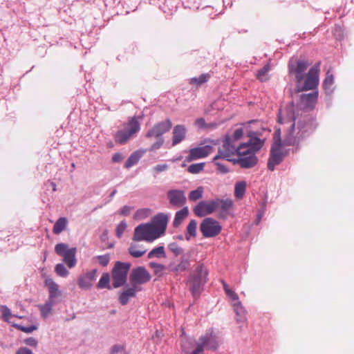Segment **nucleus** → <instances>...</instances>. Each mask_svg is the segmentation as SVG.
Instances as JSON below:
<instances>
[{"label":"nucleus","instance_id":"nucleus-42","mask_svg":"<svg viewBox=\"0 0 354 354\" xmlns=\"http://www.w3.org/2000/svg\"><path fill=\"white\" fill-rule=\"evenodd\" d=\"M12 326L15 327L16 329H18L22 332H24L26 333H31L34 330H36L37 329V325H30L28 326H24L20 324H12Z\"/></svg>","mask_w":354,"mask_h":354},{"label":"nucleus","instance_id":"nucleus-4","mask_svg":"<svg viewBox=\"0 0 354 354\" xmlns=\"http://www.w3.org/2000/svg\"><path fill=\"white\" fill-rule=\"evenodd\" d=\"M244 147L241 144L236 146L235 142L231 140V138H226L224 144L218 151V154L214 158V160L220 158L226 159L228 161L232 160V156L238 155V153H243Z\"/></svg>","mask_w":354,"mask_h":354},{"label":"nucleus","instance_id":"nucleus-30","mask_svg":"<svg viewBox=\"0 0 354 354\" xmlns=\"http://www.w3.org/2000/svg\"><path fill=\"white\" fill-rule=\"evenodd\" d=\"M68 220L65 217L59 218L55 222L53 228V232L55 234H59L62 232H63L67 227Z\"/></svg>","mask_w":354,"mask_h":354},{"label":"nucleus","instance_id":"nucleus-51","mask_svg":"<svg viewBox=\"0 0 354 354\" xmlns=\"http://www.w3.org/2000/svg\"><path fill=\"white\" fill-rule=\"evenodd\" d=\"M127 228V223L124 221H121L116 228V235L118 237H121L124 230Z\"/></svg>","mask_w":354,"mask_h":354},{"label":"nucleus","instance_id":"nucleus-46","mask_svg":"<svg viewBox=\"0 0 354 354\" xmlns=\"http://www.w3.org/2000/svg\"><path fill=\"white\" fill-rule=\"evenodd\" d=\"M189 266V261L187 259H183L180 262L171 270L174 272L185 271Z\"/></svg>","mask_w":354,"mask_h":354},{"label":"nucleus","instance_id":"nucleus-53","mask_svg":"<svg viewBox=\"0 0 354 354\" xmlns=\"http://www.w3.org/2000/svg\"><path fill=\"white\" fill-rule=\"evenodd\" d=\"M214 161L215 162V165L217 167L216 169L219 173L224 174H227L229 171L228 168L227 167L226 165H225L222 162H218L217 160H214Z\"/></svg>","mask_w":354,"mask_h":354},{"label":"nucleus","instance_id":"nucleus-60","mask_svg":"<svg viewBox=\"0 0 354 354\" xmlns=\"http://www.w3.org/2000/svg\"><path fill=\"white\" fill-rule=\"evenodd\" d=\"M16 354H33L32 352L26 347H21L18 349Z\"/></svg>","mask_w":354,"mask_h":354},{"label":"nucleus","instance_id":"nucleus-7","mask_svg":"<svg viewBox=\"0 0 354 354\" xmlns=\"http://www.w3.org/2000/svg\"><path fill=\"white\" fill-rule=\"evenodd\" d=\"M319 67H320V63L318 62L315 64L308 72L306 79L304 81V84L303 87L301 89H297L298 92L302 91H309V90H314L317 88L319 79Z\"/></svg>","mask_w":354,"mask_h":354},{"label":"nucleus","instance_id":"nucleus-38","mask_svg":"<svg viewBox=\"0 0 354 354\" xmlns=\"http://www.w3.org/2000/svg\"><path fill=\"white\" fill-rule=\"evenodd\" d=\"M209 75L208 73H204V74H202L199 77H193L190 80V84H194L196 86H200L202 84L208 81L209 78Z\"/></svg>","mask_w":354,"mask_h":354},{"label":"nucleus","instance_id":"nucleus-26","mask_svg":"<svg viewBox=\"0 0 354 354\" xmlns=\"http://www.w3.org/2000/svg\"><path fill=\"white\" fill-rule=\"evenodd\" d=\"M45 286L48 287L49 291V299L52 300L61 295L59 290V286L53 281L52 278L46 277L44 281Z\"/></svg>","mask_w":354,"mask_h":354},{"label":"nucleus","instance_id":"nucleus-19","mask_svg":"<svg viewBox=\"0 0 354 354\" xmlns=\"http://www.w3.org/2000/svg\"><path fill=\"white\" fill-rule=\"evenodd\" d=\"M196 216L202 217L216 212L214 200L209 202L201 201L193 209Z\"/></svg>","mask_w":354,"mask_h":354},{"label":"nucleus","instance_id":"nucleus-31","mask_svg":"<svg viewBox=\"0 0 354 354\" xmlns=\"http://www.w3.org/2000/svg\"><path fill=\"white\" fill-rule=\"evenodd\" d=\"M0 311L1 313L2 319L8 323H11L10 319L12 317H16L19 319L24 317V315H12L10 310L6 306H1Z\"/></svg>","mask_w":354,"mask_h":354},{"label":"nucleus","instance_id":"nucleus-45","mask_svg":"<svg viewBox=\"0 0 354 354\" xmlns=\"http://www.w3.org/2000/svg\"><path fill=\"white\" fill-rule=\"evenodd\" d=\"M55 271L57 275L62 277H66L68 275L69 272L64 264L58 263L55 266Z\"/></svg>","mask_w":354,"mask_h":354},{"label":"nucleus","instance_id":"nucleus-49","mask_svg":"<svg viewBox=\"0 0 354 354\" xmlns=\"http://www.w3.org/2000/svg\"><path fill=\"white\" fill-rule=\"evenodd\" d=\"M233 308L237 315L241 317L245 315V310L239 301L233 304Z\"/></svg>","mask_w":354,"mask_h":354},{"label":"nucleus","instance_id":"nucleus-10","mask_svg":"<svg viewBox=\"0 0 354 354\" xmlns=\"http://www.w3.org/2000/svg\"><path fill=\"white\" fill-rule=\"evenodd\" d=\"M66 248V243H59L55 245V252L57 255L62 257L63 261L69 268H72L75 267L77 263V259L75 258L77 248H70V250L67 252V254H62V252H64Z\"/></svg>","mask_w":354,"mask_h":354},{"label":"nucleus","instance_id":"nucleus-61","mask_svg":"<svg viewBox=\"0 0 354 354\" xmlns=\"http://www.w3.org/2000/svg\"><path fill=\"white\" fill-rule=\"evenodd\" d=\"M131 210V208L130 207L125 205L120 209V214L128 216L130 214Z\"/></svg>","mask_w":354,"mask_h":354},{"label":"nucleus","instance_id":"nucleus-8","mask_svg":"<svg viewBox=\"0 0 354 354\" xmlns=\"http://www.w3.org/2000/svg\"><path fill=\"white\" fill-rule=\"evenodd\" d=\"M207 274V269L203 265L196 268L194 276L189 282L190 290L194 297L198 295L201 286L206 283Z\"/></svg>","mask_w":354,"mask_h":354},{"label":"nucleus","instance_id":"nucleus-3","mask_svg":"<svg viewBox=\"0 0 354 354\" xmlns=\"http://www.w3.org/2000/svg\"><path fill=\"white\" fill-rule=\"evenodd\" d=\"M279 134L280 130L278 129L275 131L274 141L270 149L268 161V169L270 171H274L275 167L279 165L288 153V151L285 149L281 144Z\"/></svg>","mask_w":354,"mask_h":354},{"label":"nucleus","instance_id":"nucleus-40","mask_svg":"<svg viewBox=\"0 0 354 354\" xmlns=\"http://www.w3.org/2000/svg\"><path fill=\"white\" fill-rule=\"evenodd\" d=\"M203 187H198L196 189L192 191L189 194V200L196 201L203 197Z\"/></svg>","mask_w":354,"mask_h":354},{"label":"nucleus","instance_id":"nucleus-13","mask_svg":"<svg viewBox=\"0 0 354 354\" xmlns=\"http://www.w3.org/2000/svg\"><path fill=\"white\" fill-rule=\"evenodd\" d=\"M244 146L243 153H238L239 158L236 160L238 164L243 168H250L254 167L257 163V158L253 151H250L248 146Z\"/></svg>","mask_w":354,"mask_h":354},{"label":"nucleus","instance_id":"nucleus-48","mask_svg":"<svg viewBox=\"0 0 354 354\" xmlns=\"http://www.w3.org/2000/svg\"><path fill=\"white\" fill-rule=\"evenodd\" d=\"M243 136V129H237L234 131L233 135L231 137H227V138H231V140L233 142H236L240 140Z\"/></svg>","mask_w":354,"mask_h":354},{"label":"nucleus","instance_id":"nucleus-62","mask_svg":"<svg viewBox=\"0 0 354 354\" xmlns=\"http://www.w3.org/2000/svg\"><path fill=\"white\" fill-rule=\"evenodd\" d=\"M26 344L29 346H36L37 344V341L33 337H29L25 340Z\"/></svg>","mask_w":354,"mask_h":354},{"label":"nucleus","instance_id":"nucleus-44","mask_svg":"<svg viewBox=\"0 0 354 354\" xmlns=\"http://www.w3.org/2000/svg\"><path fill=\"white\" fill-rule=\"evenodd\" d=\"M334 83V77L333 74H330L329 71L326 73V77L323 82V87L325 90H330Z\"/></svg>","mask_w":354,"mask_h":354},{"label":"nucleus","instance_id":"nucleus-9","mask_svg":"<svg viewBox=\"0 0 354 354\" xmlns=\"http://www.w3.org/2000/svg\"><path fill=\"white\" fill-rule=\"evenodd\" d=\"M220 223L212 218H205L200 225V230L204 237H214L221 231Z\"/></svg>","mask_w":354,"mask_h":354},{"label":"nucleus","instance_id":"nucleus-33","mask_svg":"<svg viewBox=\"0 0 354 354\" xmlns=\"http://www.w3.org/2000/svg\"><path fill=\"white\" fill-rule=\"evenodd\" d=\"M53 304V301L52 300H49L46 301L44 304L38 306L41 311V315L43 317L46 318L50 315Z\"/></svg>","mask_w":354,"mask_h":354},{"label":"nucleus","instance_id":"nucleus-55","mask_svg":"<svg viewBox=\"0 0 354 354\" xmlns=\"http://www.w3.org/2000/svg\"><path fill=\"white\" fill-rule=\"evenodd\" d=\"M163 143H164L163 138H158V140L151 146V147L149 148V151H153L160 149L162 146Z\"/></svg>","mask_w":354,"mask_h":354},{"label":"nucleus","instance_id":"nucleus-16","mask_svg":"<svg viewBox=\"0 0 354 354\" xmlns=\"http://www.w3.org/2000/svg\"><path fill=\"white\" fill-rule=\"evenodd\" d=\"M310 66V63L306 60L299 59L288 64L289 73L295 75V79L298 83H300L304 79L303 73Z\"/></svg>","mask_w":354,"mask_h":354},{"label":"nucleus","instance_id":"nucleus-28","mask_svg":"<svg viewBox=\"0 0 354 354\" xmlns=\"http://www.w3.org/2000/svg\"><path fill=\"white\" fill-rule=\"evenodd\" d=\"M145 152L146 150H138L132 153L127 160L124 167L129 169L136 165Z\"/></svg>","mask_w":354,"mask_h":354},{"label":"nucleus","instance_id":"nucleus-22","mask_svg":"<svg viewBox=\"0 0 354 354\" xmlns=\"http://www.w3.org/2000/svg\"><path fill=\"white\" fill-rule=\"evenodd\" d=\"M317 91L308 94H302L300 95L299 104L303 109H313L317 104Z\"/></svg>","mask_w":354,"mask_h":354},{"label":"nucleus","instance_id":"nucleus-37","mask_svg":"<svg viewBox=\"0 0 354 354\" xmlns=\"http://www.w3.org/2000/svg\"><path fill=\"white\" fill-rule=\"evenodd\" d=\"M149 266L153 269L154 274H156L158 277H161L163 275V272L166 269V267L160 263H157L155 262H150L149 263Z\"/></svg>","mask_w":354,"mask_h":354},{"label":"nucleus","instance_id":"nucleus-36","mask_svg":"<svg viewBox=\"0 0 354 354\" xmlns=\"http://www.w3.org/2000/svg\"><path fill=\"white\" fill-rule=\"evenodd\" d=\"M270 70V66L269 64H266L262 68H261L257 74V77L261 82H265L269 80V76L268 75L269 71Z\"/></svg>","mask_w":354,"mask_h":354},{"label":"nucleus","instance_id":"nucleus-25","mask_svg":"<svg viewBox=\"0 0 354 354\" xmlns=\"http://www.w3.org/2000/svg\"><path fill=\"white\" fill-rule=\"evenodd\" d=\"M140 288L138 286H132L131 288H128L127 289L122 291L119 296V301L122 305H126L130 298L136 296V294L138 291H140Z\"/></svg>","mask_w":354,"mask_h":354},{"label":"nucleus","instance_id":"nucleus-27","mask_svg":"<svg viewBox=\"0 0 354 354\" xmlns=\"http://www.w3.org/2000/svg\"><path fill=\"white\" fill-rule=\"evenodd\" d=\"M189 209L187 207H184L180 210L178 211L173 221L174 227H178L183 221L188 216Z\"/></svg>","mask_w":354,"mask_h":354},{"label":"nucleus","instance_id":"nucleus-34","mask_svg":"<svg viewBox=\"0 0 354 354\" xmlns=\"http://www.w3.org/2000/svg\"><path fill=\"white\" fill-rule=\"evenodd\" d=\"M147 257L149 259H151L153 257H166V254L165 251V248L163 246H158L157 248H153L151 251L148 253Z\"/></svg>","mask_w":354,"mask_h":354},{"label":"nucleus","instance_id":"nucleus-56","mask_svg":"<svg viewBox=\"0 0 354 354\" xmlns=\"http://www.w3.org/2000/svg\"><path fill=\"white\" fill-rule=\"evenodd\" d=\"M147 213H148V209H139L135 214V218L137 219H141V218L147 216Z\"/></svg>","mask_w":354,"mask_h":354},{"label":"nucleus","instance_id":"nucleus-47","mask_svg":"<svg viewBox=\"0 0 354 354\" xmlns=\"http://www.w3.org/2000/svg\"><path fill=\"white\" fill-rule=\"evenodd\" d=\"M111 354H129L125 347L122 345H114L111 348Z\"/></svg>","mask_w":354,"mask_h":354},{"label":"nucleus","instance_id":"nucleus-35","mask_svg":"<svg viewBox=\"0 0 354 354\" xmlns=\"http://www.w3.org/2000/svg\"><path fill=\"white\" fill-rule=\"evenodd\" d=\"M110 281V275L107 272H104L101 276V278L97 285V288L99 289H103V288H108L111 289V286L109 285Z\"/></svg>","mask_w":354,"mask_h":354},{"label":"nucleus","instance_id":"nucleus-20","mask_svg":"<svg viewBox=\"0 0 354 354\" xmlns=\"http://www.w3.org/2000/svg\"><path fill=\"white\" fill-rule=\"evenodd\" d=\"M216 212L223 218L229 215L230 210L232 208L233 201L230 198L214 200Z\"/></svg>","mask_w":354,"mask_h":354},{"label":"nucleus","instance_id":"nucleus-24","mask_svg":"<svg viewBox=\"0 0 354 354\" xmlns=\"http://www.w3.org/2000/svg\"><path fill=\"white\" fill-rule=\"evenodd\" d=\"M249 136V141L245 143H242L241 145L248 146L250 149V151H253L254 153H256V152L263 146L264 140L257 138V133L255 132L251 133Z\"/></svg>","mask_w":354,"mask_h":354},{"label":"nucleus","instance_id":"nucleus-57","mask_svg":"<svg viewBox=\"0 0 354 354\" xmlns=\"http://www.w3.org/2000/svg\"><path fill=\"white\" fill-rule=\"evenodd\" d=\"M225 294L231 300L235 302L239 301L238 295L232 290H227V292H226Z\"/></svg>","mask_w":354,"mask_h":354},{"label":"nucleus","instance_id":"nucleus-52","mask_svg":"<svg viewBox=\"0 0 354 354\" xmlns=\"http://www.w3.org/2000/svg\"><path fill=\"white\" fill-rule=\"evenodd\" d=\"M168 165L167 164H159L156 166L153 167L152 169V171L156 174L166 171L168 169Z\"/></svg>","mask_w":354,"mask_h":354},{"label":"nucleus","instance_id":"nucleus-18","mask_svg":"<svg viewBox=\"0 0 354 354\" xmlns=\"http://www.w3.org/2000/svg\"><path fill=\"white\" fill-rule=\"evenodd\" d=\"M316 128L315 121L312 119H304L299 122L297 138H304L309 136Z\"/></svg>","mask_w":354,"mask_h":354},{"label":"nucleus","instance_id":"nucleus-6","mask_svg":"<svg viewBox=\"0 0 354 354\" xmlns=\"http://www.w3.org/2000/svg\"><path fill=\"white\" fill-rule=\"evenodd\" d=\"M158 238H159L158 234H156L150 223H146L141 224L136 227L133 240L136 241H147L151 242Z\"/></svg>","mask_w":354,"mask_h":354},{"label":"nucleus","instance_id":"nucleus-63","mask_svg":"<svg viewBox=\"0 0 354 354\" xmlns=\"http://www.w3.org/2000/svg\"><path fill=\"white\" fill-rule=\"evenodd\" d=\"M221 283H222V284H223V289H224V290H225V292H227V290H231V289L229 288L228 285L227 284V283H226L225 281L222 280V281H221Z\"/></svg>","mask_w":354,"mask_h":354},{"label":"nucleus","instance_id":"nucleus-43","mask_svg":"<svg viewBox=\"0 0 354 354\" xmlns=\"http://www.w3.org/2000/svg\"><path fill=\"white\" fill-rule=\"evenodd\" d=\"M168 248L175 255V257H178L183 252V249L175 242L170 243L168 245Z\"/></svg>","mask_w":354,"mask_h":354},{"label":"nucleus","instance_id":"nucleus-1","mask_svg":"<svg viewBox=\"0 0 354 354\" xmlns=\"http://www.w3.org/2000/svg\"><path fill=\"white\" fill-rule=\"evenodd\" d=\"M218 343L216 337L210 333H206L199 337L197 342L193 339H185L182 342V351L185 354H201L204 348L215 350Z\"/></svg>","mask_w":354,"mask_h":354},{"label":"nucleus","instance_id":"nucleus-50","mask_svg":"<svg viewBox=\"0 0 354 354\" xmlns=\"http://www.w3.org/2000/svg\"><path fill=\"white\" fill-rule=\"evenodd\" d=\"M99 263L102 266H106L110 261V255L109 254H106L104 255H100L97 257Z\"/></svg>","mask_w":354,"mask_h":354},{"label":"nucleus","instance_id":"nucleus-23","mask_svg":"<svg viewBox=\"0 0 354 354\" xmlns=\"http://www.w3.org/2000/svg\"><path fill=\"white\" fill-rule=\"evenodd\" d=\"M187 130L184 125H176L172 131V146H176L183 142L186 138Z\"/></svg>","mask_w":354,"mask_h":354},{"label":"nucleus","instance_id":"nucleus-17","mask_svg":"<svg viewBox=\"0 0 354 354\" xmlns=\"http://www.w3.org/2000/svg\"><path fill=\"white\" fill-rule=\"evenodd\" d=\"M97 270L93 269L86 272L82 273L78 278V286L84 290H88L93 287L94 281L96 280Z\"/></svg>","mask_w":354,"mask_h":354},{"label":"nucleus","instance_id":"nucleus-2","mask_svg":"<svg viewBox=\"0 0 354 354\" xmlns=\"http://www.w3.org/2000/svg\"><path fill=\"white\" fill-rule=\"evenodd\" d=\"M140 119L141 117L129 118L128 121L122 124V129H119L113 135L115 142L119 145H124L136 136L140 130Z\"/></svg>","mask_w":354,"mask_h":354},{"label":"nucleus","instance_id":"nucleus-54","mask_svg":"<svg viewBox=\"0 0 354 354\" xmlns=\"http://www.w3.org/2000/svg\"><path fill=\"white\" fill-rule=\"evenodd\" d=\"M295 119L294 118H288V119H285L283 120L282 116H281V112H279V116H278V122L280 123V124H283V123H286V122H290V127L291 128H294L295 127V122H294Z\"/></svg>","mask_w":354,"mask_h":354},{"label":"nucleus","instance_id":"nucleus-29","mask_svg":"<svg viewBox=\"0 0 354 354\" xmlns=\"http://www.w3.org/2000/svg\"><path fill=\"white\" fill-rule=\"evenodd\" d=\"M197 234V222L196 220L192 219L189 221L187 226L185 232V239L189 241L191 238H195Z\"/></svg>","mask_w":354,"mask_h":354},{"label":"nucleus","instance_id":"nucleus-39","mask_svg":"<svg viewBox=\"0 0 354 354\" xmlns=\"http://www.w3.org/2000/svg\"><path fill=\"white\" fill-rule=\"evenodd\" d=\"M205 165V162L192 164L188 167L187 171L193 174H198L204 169Z\"/></svg>","mask_w":354,"mask_h":354},{"label":"nucleus","instance_id":"nucleus-58","mask_svg":"<svg viewBox=\"0 0 354 354\" xmlns=\"http://www.w3.org/2000/svg\"><path fill=\"white\" fill-rule=\"evenodd\" d=\"M195 125L201 129H204L207 127V124L205 122V120L203 118H200L196 120L195 121Z\"/></svg>","mask_w":354,"mask_h":354},{"label":"nucleus","instance_id":"nucleus-11","mask_svg":"<svg viewBox=\"0 0 354 354\" xmlns=\"http://www.w3.org/2000/svg\"><path fill=\"white\" fill-rule=\"evenodd\" d=\"M129 280L132 286H137L149 281L151 275L144 267H138L131 271Z\"/></svg>","mask_w":354,"mask_h":354},{"label":"nucleus","instance_id":"nucleus-41","mask_svg":"<svg viewBox=\"0 0 354 354\" xmlns=\"http://www.w3.org/2000/svg\"><path fill=\"white\" fill-rule=\"evenodd\" d=\"M129 252L133 257L138 258L146 252V250L144 248L139 249L136 245H131L129 248Z\"/></svg>","mask_w":354,"mask_h":354},{"label":"nucleus","instance_id":"nucleus-5","mask_svg":"<svg viewBox=\"0 0 354 354\" xmlns=\"http://www.w3.org/2000/svg\"><path fill=\"white\" fill-rule=\"evenodd\" d=\"M130 266V263L120 261H117L115 263L111 272L113 288H119L126 283Z\"/></svg>","mask_w":354,"mask_h":354},{"label":"nucleus","instance_id":"nucleus-21","mask_svg":"<svg viewBox=\"0 0 354 354\" xmlns=\"http://www.w3.org/2000/svg\"><path fill=\"white\" fill-rule=\"evenodd\" d=\"M167 197L171 205L177 207L183 206L186 202L185 193L182 190H169L167 192Z\"/></svg>","mask_w":354,"mask_h":354},{"label":"nucleus","instance_id":"nucleus-32","mask_svg":"<svg viewBox=\"0 0 354 354\" xmlns=\"http://www.w3.org/2000/svg\"><path fill=\"white\" fill-rule=\"evenodd\" d=\"M246 189V183L240 181L236 183L234 187V196L237 198H242Z\"/></svg>","mask_w":354,"mask_h":354},{"label":"nucleus","instance_id":"nucleus-15","mask_svg":"<svg viewBox=\"0 0 354 354\" xmlns=\"http://www.w3.org/2000/svg\"><path fill=\"white\" fill-rule=\"evenodd\" d=\"M172 127V122L169 119L158 122L147 133V138H160L165 133L169 131Z\"/></svg>","mask_w":354,"mask_h":354},{"label":"nucleus","instance_id":"nucleus-64","mask_svg":"<svg viewBox=\"0 0 354 354\" xmlns=\"http://www.w3.org/2000/svg\"><path fill=\"white\" fill-rule=\"evenodd\" d=\"M70 250V248H68V245L66 244V248L64 250V252H62V254H67V252Z\"/></svg>","mask_w":354,"mask_h":354},{"label":"nucleus","instance_id":"nucleus-12","mask_svg":"<svg viewBox=\"0 0 354 354\" xmlns=\"http://www.w3.org/2000/svg\"><path fill=\"white\" fill-rule=\"evenodd\" d=\"M213 151V147L210 145H203L189 149V154L185 157V162H190L194 160L204 158Z\"/></svg>","mask_w":354,"mask_h":354},{"label":"nucleus","instance_id":"nucleus-59","mask_svg":"<svg viewBox=\"0 0 354 354\" xmlns=\"http://www.w3.org/2000/svg\"><path fill=\"white\" fill-rule=\"evenodd\" d=\"M124 157L120 153H115L112 156V161L113 162H120L123 160Z\"/></svg>","mask_w":354,"mask_h":354},{"label":"nucleus","instance_id":"nucleus-14","mask_svg":"<svg viewBox=\"0 0 354 354\" xmlns=\"http://www.w3.org/2000/svg\"><path fill=\"white\" fill-rule=\"evenodd\" d=\"M169 216L165 213H159L154 216L150 225L158 237L163 235L166 231Z\"/></svg>","mask_w":354,"mask_h":354}]
</instances>
